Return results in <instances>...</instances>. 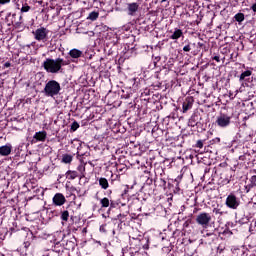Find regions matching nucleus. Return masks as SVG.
I'll return each mask as SVG.
<instances>
[{
    "label": "nucleus",
    "instance_id": "obj_1",
    "mask_svg": "<svg viewBox=\"0 0 256 256\" xmlns=\"http://www.w3.org/2000/svg\"><path fill=\"white\" fill-rule=\"evenodd\" d=\"M241 74L238 76L239 83L241 84L238 91L239 93H247L251 89V83H253V68L242 65Z\"/></svg>",
    "mask_w": 256,
    "mask_h": 256
},
{
    "label": "nucleus",
    "instance_id": "obj_2",
    "mask_svg": "<svg viewBox=\"0 0 256 256\" xmlns=\"http://www.w3.org/2000/svg\"><path fill=\"white\" fill-rule=\"evenodd\" d=\"M65 65H67V63L63 60V58H46L42 63V67L46 70V73L52 74L61 73Z\"/></svg>",
    "mask_w": 256,
    "mask_h": 256
},
{
    "label": "nucleus",
    "instance_id": "obj_3",
    "mask_svg": "<svg viewBox=\"0 0 256 256\" xmlns=\"http://www.w3.org/2000/svg\"><path fill=\"white\" fill-rule=\"evenodd\" d=\"M215 174L219 177L218 183L219 185L225 186L229 185L231 181H233V177H235V170L232 168H223L219 167L216 169Z\"/></svg>",
    "mask_w": 256,
    "mask_h": 256
},
{
    "label": "nucleus",
    "instance_id": "obj_4",
    "mask_svg": "<svg viewBox=\"0 0 256 256\" xmlns=\"http://www.w3.org/2000/svg\"><path fill=\"white\" fill-rule=\"evenodd\" d=\"M42 93L46 97H57L61 94V84L57 80H49L46 82Z\"/></svg>",
    "mask_w": 256,
    "mask_h": 256
},
{
    "label": "nucleus",
    "instance_id": "obj_5",
    "mask_svg": "<svg viewBox=\"0 0 256 256\" xmlns=\"http://www.w3.org/2000/svg\"><path fill=\"white\" fill-rule=\"evenodd\" d=\"M231 119H232L231 115L221 112L216 117L215 125L217 127H220V129H227V127L231 125Z\"/></svg>",
    "mask_w": 256,
    "mask_h": 256
},
{
    "label": "nucleus",
    "instance_id": "obj_6",
    "mask_svg": "<svg viewBox=\"0 0 256 256\" xmlns=\"http://www.w3.org/2000/svg\"><path fill=\"white\" fill-rule=\"evenodd\" d=\"M211 221H212L211 214L207 212H201L196 216L197 225H200V227H202L203 229H207Z\"/></svg>",
    "mask_w": 256,
    "mask_h": 256
},
{
    "label": "nucleus",
    "instance_id": "obj_7",
    "mask_svg": "<svg viewBox=\"0 0 256 256\" xmlns=\"http://www.w3.org/2000/svg\"><path fill=\"white\" fill-rule=\"evenodd\" d=\"M225 205L226 207H228V209H233L235 211L239 209V205H241V200L235 194L230 193L226 197Z\"/></svg>",
    "mask_w": 256,
    "mask_h": 256
},
{
    "label": "nucleus",
    "instance_id": "obj_8",
    "mask_svg": "<svg viewBox=\"0 0 256 256\" xmlns=\"http://www.w3.org/2000/svg\"><path fill=\"white\" fill-rule=\"evenodd\" d=\"M33 35L36 41H43V43H45V41H48L49 39V30L45 27H40L33 31Z\"/></svg>",
    "mask_w": 256,
    "mask_h": 256
},
{
    "label": "nucleus",
    "instance_id": "obj_9",
    "mask_svg": "<svg viewBox=\"0 0 256 256\" xmlns=\"http://www.w3.org/2000/svg\"><path fill=\"white\" fill-rule=\"evenodd\" d=\"M61 242L63 248L66 249V251H75V248L77 247V239H75V237L70 239H63Z\"/></svg>",
    "mask_w": 256,
    "mask_h": 256
},
{
    "label": "nucleus",
    "instance_id": "obj_10",
    "mask_svg": "<svg viewBox=\"0 0 256 256\" xmlns=\"http://www.w3.org/2000/svg\"><path fill=\"white\" fill-rule=\"evenodd\" d=\"M201 113L194 112L188 120L189 127H199L201 124Z\"/></svg>",
    "mask_w": 256,
    "mask_h": 256
},
{
    "label": "nucleus",
    "instance_id": "obj_11",
    "mask_svg": "<svg viewBox=\"0 0 256 256\" xmlns=\"http://www.w3.org/2000/svg\"><path fill=\"white\" fill-rule=\"evenodd\" d=\"M193 103H195L193 96H187L182 104L183 113H187V111L193 109Z\"/></svg>",
    "mask_w": 256,
    "mask_h": 256
},
{
    "label": "nucleus",
    "instance_id": "obj_12",
    "mask_svg": "<svg viewBox=\"0 0 256 256\" xmlns=\"http://www.w3.org/2000/svg\"><path fill=\"white\" fill-rule=\"evenodd\" d=\"M53 204L56 207H61L62 205H65V203L67 202V199H65V196L61 193H56L52 199Z\"/></svg>",
    "mask_w": 256,
    "mask_h": 256
},
{
    "label": "nucleus",
    "instance_id": "obj_13",
    "mask_svg": "<svg viewBox=\"0 0 256 256\" xmlns=\"http://www.w3.org/2000/svg\"><path fill=\"white\" fill-rule=\"evenodd\" d=\"M171 35L169 36V39H172V41H177L183 37V30L180 28H174L173 30H170Z\"/></svg>",
    "mask_w": 256,
    "mask_h": 256
},
{
    "label": "nucleus",
    "instance_id": "obj_14",
    "mask_svg": "<svg viewBox=\"0 0 256 256\" xmlns=\"http://www.w3.org/2000/svg\"><path fill=\"white\" fill-rule=\"evenodd\" d=\"M12 25L15 29H21V27H23V15H20L17 20V14H12Z\"/></svg>",
    "mask_w": 256,
    "mask_h": 256
},
{
    "label": "nucleus",
    "instance_id": "obj_15",
    "mask_svg": "<svg viewBox=\"0 0 256 256\" xmlns=\"http://www.w3.org/2000/svg\"><path fill=\"white\" fill-rule=\"evenodd\" d=\"M13 147L11 146V144H6L4 146L0 147V155H2V157H7L9 155H11V151H12Z\"/></svg>",
    "mask_w": 256,
    "mask_h": 256
},
{
    "label": "nucleus",
    "instance_id": "obj_16",
    "mask_svg": "<svg viewBox=\"0 0 256 256\" xmlns=\"http://www.w3.org/2000/svg\"><path fill=\"white\" fill-rule=\"evenodd\" d=\"M33 139H35V143H37V141L43 142L47 139V132L46 131L36 132L33 136Z\"/></svg>",
    "mask_w": 256,
    "mask_h": 256
},
{
    "label": "nucleus",
    "instance_id": "obj_17",
    "mask_svg": "<svg viewBox=\"0 0 256 256\" xmlns=\"http://www.w3.org/2000/svg\"><path fill=\"white\" fill-rule=\"evenodd\" d=\"M97 181L101 189H103L104 191H107V189H109V180H107V178L100 177V178H97Z\"/></svg>",
    "mask_w": 256,
    "mask_h": 256
},
{
    "label": "nucleus",
    "instance_id": "obj_18",
    "mask_svg": "<svg viewBox=\"0 0 256 256\" xmlns=\"http://www.w3.org/2000/svg\"><path fill=\"white\" fill-rule=\"evenodd\" d=\"M66 191H67L68 197H73V199L77 198L75 193H77L79 195V190L74 186L66 185Z\"/></svg>",
    "mask_w": 256,
    "mask_h": 256
},
{
    "label": "nucleus",
    "instance_id": "obj_19",
    "mask_svg": "<svg viewBox=\"0 0 256 256\" xmlns=\"http://www.w3.org/2000/svg\"><path fill=\"white\" fill-rule=\"evenodd\" d=\"M17 9L20 10L21 15L23 13H29L31 11V6L26 1H22V7H20L19 4H17Z\"/></svg>",
    "mask_w": 256,
    "mask_h": 256
},
{
    "label": "nucleus",
    "instance_id": "obj_20",
    "mask_svg": "<svg viewBox=\"0 0 256 256\" xmlns=\"http://www.w3.org/2000/svg\"><path fill=\"white\" fill-rule=\"evenodd\" d=\"M127 9L129 11V15H133V13H137V11H139V4H137V2L128 3Z\"/></svg>",
    "mask_w": 256,
    "mask_h": 256
},
{
    "label": "nucleus",
    "instance_id": "obj_21",
    "mask_svg": "<svg viewBox=\"0 0 256 256\" xmlns=\"http://www.w3.org/2000/svg\"><path fill=\"white\" fill-rule=\"evenodd\" d=\"M154 185L155 187H160L161 189H166L167 188V181L163 178H156L154 180Z\"/></svg>",
    "mask_w": 256,
    "mask_h": 256
},
{
    "label": "nucleus",
    "instance_id": "obj_22",
    "mask_svg": "<svg viewBox=\"0 0 256 256\" xmlns=\"http://www.w3.org/2000/svg\"><path fill=\"white\" fill-rule=\"evenodd\" d=\"M69 55L72 57V59H79V57L83 55V52L79 49H72L69 51Z\"/></svg>",
    "mask_w": 256,
    "mask_h": 256
},
{
    "label": "nucleus",
    "instance_id": "obj_23",
    "mask_svg": "<svg viewBox=\"0 0 256 256\" xmlns=\"http://www.w3.org/2000/svg\"><path fill=\"white\" fill-rule=\"evenodd\" d=\"M65 248H63V244L62 242H56L54 245V249L52 251H54V253H57V255H59V253H63Z\"/></svg>",
    "mask_w": 256,
    "mask_h": 256
},
{
    "label": "nucleus",
    "instance_id": "obj_24",
    "mask_svg": "<svg viewBox=\"0 0 256 256\" xmlns=\"http://www.w3.org/2000/svg\"><path fill=\"white\" fill-rule=\"evenodd\" d=\"M99 19V11H92L89 13L87 20L88 21H97Z\"/></svg>",
    "mask_w": 256,
    "mask_h": 256
},
{
    "label": "nucleus",
    "instance_id": "obj_25",
    "mask_svg": "<svg viewBox=\"0 0 256 256\" xmlns=\"http://www.w3.org/2000/svg\"><path fill=\"white\" fill-rule=\"evenodd\" d=\"M115 167H116V171L118 173H121V175H123V173L127 171V166L123 163H116Z\"/></svg>",
    "mask_w": 256,
    "mask_h": 256
},
{
    "label": "nucleus",
    "instance_id": "obj_26",
    "mask_svg": "<svg viewBox=\"0 0 256 256\" xmlns=\"http://www.w3.org/2000/svg\"><path fill=\"white\" fill-rule=\"evenodd\" d=\"M77 177H79V174L77 173V171L68 170L66 172V179L73 180V179H77Z\"/></svg>",
    "mask_w": 256,
    "mask_h": 256
},
{
    "label": "nucleus",
    "instance_id": "obj_27",
    "mask_svg": "<svg viewBox=\"0 0 256 256\" xmlns=\"http://www.w3.org/2000/svg\"><path fill=\"white\" fill-rule=\"evenodd\" d=\"M110 201L108 197H104L102 199H100V205H101V209H107V207L110 206Z\"/></svg>",
    "mask_w": 256,
    "mask_h": 256
},
{
    "label": "nucleus",
    "instance_id": "obj_28",
    "mask_svg": "<svg viewBox=\"0 0 256 256\" xmlns=\"http://www.w3.org/2000/svg\"><path fill=\"white\" fill-rule=\"evenodd\" d=\"M234 20L241 25V23H243V21H245V14H243L241 12L235 14Z\"/></svg>",
    "mask_w": 256,
    "mask_h": 256
},
{
    "label": "nucleus",
    "instance_id": "obj_29",
    "mask_svg": "<svg viewBox=\"0 0 256 256\" xmlns=\"http://www.w3.org/2000/svg\"><path fill=\"white\" fill-rule=\"evenodd\" d=\"M73 161V156L71 154H63L62 163L69 164Z\"/></svg>",
    "mask_w": 256,
    "mask_h": 256
},
{
    "label": "nucleus",
    "instance_id": "obj_30",
    "mask_svg": "<svg viewBox=\"0 0 256 256\" xmlns=\"http://www.w3.org/2000/svg\"><path fill=\"white\" fill-rule=\"evenodd\" d=\"M60 218L62 221H65L67 223L69 221V211L67 210L62 211Z\"/></svg>",
    "mask_w": 256,
    "mask_h": 256
},
{
    "label": "nucleus",
    "instance_id": "obj_31",
    "mask_svg": "<svg viewBox=\"0 0 256 256\" xmlns=\"http://www.w3.org/2000/svg\"><path fill=\"white\" fill-rule=\"evenodd\" d=\"M212 213H214L216 217H222V215H225V212H223L219 207L213 208Z\"/></svg>",
    "mask_w": 256,
    "mask_h": 256
},
{
    "label": "nucleus",
    "instance_id": "obj_32",
    "mask_svg": "<svg viewBox=\"0 0 256 256\" xmlns=\"http://www.w3.org/2000/svg\"><path fill=\"white\" fill-rule=\"evenodd\" d=\"M80 125L79 122L74 121L72 122L71 126H70V133H75V131H77V129H79Z\"/></svg>",
    "mask_w": 256,
    "mask_h": 256
},
{
    "label": "nucleus",
    "instance_id": "obj_33",
    "mask_svg": "<svg viewBox=\"0 0 256 256\" xmlns=\"http://www.w3.org/2000/svg\"><path fill=\"white\" fill-rule=\"evenodd\" d=\"M131 189H133V186L129 187V185H126L122 193V197H125V195H128V197L131 196V194H129Z\"/></svg>",
    "mask_w": 256,
    "mask_h": 256
},
{
    "label": "nucleus",
    "instance_id": "obj_34",
    "mask_svg": "<svg viewBox=\"0 0 256 256\" xmlns=\"http://www.w3.org/2000/svg\"><path fill=\"white\" fill-rule=\"evenodd\" d=\"M204 237H210L211 241H215V239H217V234L213 233V232H207Z\"/></svg>",
    "mask_w": 256,
    "mask_h": 256
},
{
    "label": "nucleus",
    "instance_id": "obj_35",
    "mask_svg": "<svg viewBox=\"0 0 256 256\" xmlns=\"http://www.w3.org/2000/svg\"><path fill=\"white\" fill-rule=\"evenodd\" d=\"M131 97L130 93H125V90H122L121 98L122 99H129Z\"/></svg>",
    "mask_w": 256,
    "mask_h": 256
},
{
    "label": "nucleus",
    "instance_id": "obj_36",
    "mask_svg": "<svg viewBox=\"0 0 256 256\" xmlns=\"http://www.w3.org/2000/svg\"><path fill=\"white\" fill-rule=\"evenodd\" d=\"M194 147L197 149H203V140H198Z\"/></svg>",
    "mask_w": 256,
    "mask_h": 256
},
{
    "label": "nucleus",
    "instance_id": "obj_37",
    "mask_svg": "<svg viewBox=\"0 0 256 256\" xmlns=\"http://www.w3.org/2000/svg\"><path fill=\"white\" fill-rule=\"evenodd\" d=\"M117 179H119V175L111 174V180H110L111 185H113V183H115V181H117Z\"/></svg>",
    "mask_w": 256,
    "mask_h": 256
},
{
    "label": "nucleus",
    "instance_id": "obj_38",
    "mask_svg": "<svg viewBox=\"0 0 256 256\" xmlns=\"http://www.w3.org/2000/svg\"><path fill=\"white\" fill-rule=\"evenodd\" d=\"M154 66L157 67V63L161 61V56H153Z\"/></svg>",
    "mask_w": 256,
    "mask_h": 256
},
{
    "label": "nucleus",
    "instance_id": "obj_39",
    "mask_svg": "<svg viewBox=\"0 0 256 256\" xmlns=\"http://www.w3.org/2000/svg\"><path fill=\"white\" fill-rule=\"evenodd\" d=\"M250 187H255L256 185V175H253L251 178H250Z\"/></svg>",
    "mask_w": 256,
    "mask_h": 256
},
{
    "label": "nucleus",
    "instance_id": "obj_40",
    "mask_svg": "<svg viewBox=\"0 0 256 256\" xmlns=\"http://www.w3.org/2000/svg\"><path fill=\"white\" fill-rule=\"evenodd\" d=\"M183 51L185 53H189V51H191V44H187L183 47Z\"/></svg>",
    "mask_w": 256,
    "mask_h": 256
},
{
    "label": "nucleus",
    "instance_id": "obj_41",
    "mask_svg": "<svg viewBox=\"0 0 256 256\" xmlns=\"http://www.w3.org/2000/svg\"><path fill=\"white\" fill-rule=\"evenodd\" d=\"M212 61H216V63H221V58L219 55H214L212 56Z\"/></svg>",
    "mask_w": 256,
    "mask_h": 256
},
{
    "label": "nucleus",
    "instance_id": "obj_42",
    "mask_svg": "<svg viewBox=\"0 0 256 256\" xmlns=\"http://www.w3.org/2000/svg\"><path fill=\"white\" fill-rule=\"evenodd\" d=\"M110 209H115V207H117V202H115L114 200H110Z\"/></svg>",
    "mask_w": 256,
    "mask_h": 256
},
{
    "label": "nucleus",
    "instance_id": "obj_43",
    "mask_svg": "<svg viewBox=\"0 0 256 256\" xmlns=\"http://www.w3.org/2000/svg\"><path fill=\"white\" fill-rule=\"evenodd\" d=\"M23 245L25 249H29V247H31V243L29 241H25Z\"/></svg>",
    "mask_w": 256,
    "mask_h": 256
},
{
    "label": "nucleus",
    "instance_id": "obj_44",
    "mask_svg": "<svg viewBox=\"0 0 256 256\" xmlns=\"http://www.w3.org/2000/svg\"><path fill=\"white\" fill-rule=\"evenodd\" d=\"M7 3H11V0H0V5H7Z\"/></svg>",
    "mask_w": 256,
    "mask_h": 256
},
{
    "label": "nucleus",
    "instance_id": "obj_45",
    "mask_svg": "<svg viewBox=\"0 0 256 256\" xmlns=\"http://www.w3.org/2000/svg\"><path fill=\"white\" fill-rule=\"evenodd\" d=\"M198 47H199V49H205V43L198 42Z\"/></svg>",
    "mask_w": 256,
    "mask_h": 256
},
{
    "label": "nucleus",
    "instance_id": "obj_46",
    "mask_svg": "<svg viewBox=\"0 0 256 256\" xmlns=\"http://www.w3.org/2000/svg\"><path fill=\"white\" fill-rule=\"evenodd\" d=\"M47 256H59L55 251H50Z\"/></svg>",
    "mask_w": 256,
    "mask_h": 256
},
{
    "label": "nucleus",
    "instance_id": "obj_47",
    "mask_svg": "<svg viewBox=\"0 0 256 256\" xmlns=\"http://www.w3.org/2000/svg\"><path fill=\"white\" fill-rule=\"evenodd\" d=\"M250 9L253 11V13H256V3L252 4Z\"/></svg>",
    "mask_w": 256,
    "mask_h": 256
},
{
    "label": "nucleus",
    "instance_id": "obj_48",
    "mask_svg": "<svg viewBox=\"0 0 256 256\" xmlns=\"http://www.w3.org/2000/svg\"><path fill=\"white\" fill-rule=\"evenodd\" d=\"M4 67L7 69V68H9V67H11V62H6L5 64H4Z\"/></svg>",
    "mask_w": 256,
    "mask_h": 256
},
{
    "label": "nucleus",
    "instance_id": "obj_49",
    "mask_svg": "<svg viewBox=\"0 0 256 256\" xmlns=\"http://www.w3.org/2000/svg\"><path fill=\"white\" fill-rule=\"evenodd\" d=\"M212 141H214L215 143H221V138H215V139L212 140Z\"/></svg>",
    "mask_w": 256,
    "mask_h": 256
},
{
    "label": "nucleus",
    "instance_id": "obj_50",
    "mask_svg": "<svg viewBox=\"0 0 256 256\" xmlns=\"http://www.w3.org/2000/svg\"><path fill=\"white\" fill-rule=\"evenodd\" d=\"M121 217H123V215L119 214L118 219H120V221L123 223V218H121Z\"/></svg>",
    "mask_w": 256,
    "mask_h": 256
},
{
    "label": "nucleus",
    "instance_id": "obj_51",
    "mask_svg": "<svg viewBox=\"0 0 256 256\" xmlns=\"http://www.w3.org/2000/svg\"><path fill=\"white\" fill-rule=\"evenodd\" d=\"M167 0H162L161 3H165Z\"/></svg>",
    "mask_w": 256,
    "mask_h": 256
},
{
    "label": "nucleus",
    "instance_id": "obj_52",
    "mask_svg": "<svg viewBox=\"0 0 256 256\" xmlns=\"http://www.w3.org/2000/svg\"><path fill=\"white\" fill-rule=\"evenodd\" d=\"M93 1V3H97V0H92Z\"/></svg>",
    "mask_w": 256,
    "mask_h": 256
},
{
    "label": "nucleus",
    "instance_id": "obj_53",
    "mask_svg": "<svg viewBox=\"0 0 256 256\" xmlns=\"http://www.w3.org/2000/svg\"><path fill=\"white\" fill-rule=\"evenodd\" d=\"M31 143H35V141H34V140H32V141H31Z\"/></svg>",
    "mask_w": 256,
    "mask_h": 256
},
{
    "label": "nucleus",
    "instance_id": "obj_54",
    "mask_svg": "<svg viewBox=\"0 0 256 256\" xmlns=\"http://www.w3.org/2000/svg\"><path fill=\"white\" fill-rule=\"evenodd\" d=\"M45 192L42 190V195L44 194Z\"/></svg>",
    "mask_w": 256,
    "mask_h": 256
},
{
    "label": "nucleus",
    "instance_id": "obj_55",
    "mask_svg": "<svg viewBox=\"0 0 256 256\" xmlns=\"http://www.w3.org/2000/svg\"><path fill=\"white\" fill-rule=\"evenodd\" d=\"M36 191H39V189H37Z\"/></svg>",
    "mask_w": 256,
    "mask_h": 256
}]
</instances>
